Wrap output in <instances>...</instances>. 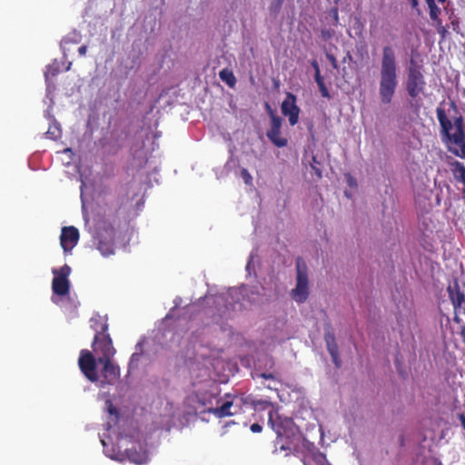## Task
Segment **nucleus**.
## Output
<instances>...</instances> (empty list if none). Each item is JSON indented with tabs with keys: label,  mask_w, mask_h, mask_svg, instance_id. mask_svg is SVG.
<instances>
[{
	"label": "nucleus",
	"mask_w": 465,
	"mask_h": 465,
	"mask_svg": "<svg viewBox=\"0 0 465 465\" xmlns=\"http://www.w3.org/2000/svg\"><path fill=\"white\" fill-rule=\"evenodd\" d=\"M95 335L92 342L93 351H80L78 366L90 382H100L101 387L114 385L120 378V367L114 362L116 350L108 333V324L101 323L100 330L94 328Z\"/></svg>",
	"instance_id": "1"
},
{
	"label": "nucleus",
	"mask_w": 465,
	"mask_h": 465,
	"mask_svg": "<svg viewBox=\"0 0 465 465\" xmlns=\"http://www.w3.org/2000/svg\"><path fill=\"white\" fill-rule=\"evenodd\" d=\"M398 85L397 60L395 51L391 45L381 50L379 94L382 104L391 102Z\"/></svg>",
	"instance_id": "2"
},
{
	"label": "nucleus",
	"mask_w": 465,
	"mask_h": 465,
	"mask_svg": "<svg viewBox=\"0 0 465 465\" xmlns=\"http://www.w3.org/2000/svg\"><path fill=\"white\" fill-rule=\"evenodd\" d=\"M437 119L440 126V134L447 142H450L457 145L459 149H455L452 153L465 159V126L462 116H458L453 123L449 119L443 108L436 109Z\"/></svg>",
	"instance_id": "3"
},
{
	"label": "nucleus",
	"mask_w": 465,
	"mask_h": 465,
	"mask_svg": "<svg viewBox=\"0 0 465 465\" xmlns=\"http://www.w3.org/2000/svg\"><path fill=\"white\" fill-rule=\"evenodd\" d=\"M296 286L291 292L292 298L298 303H303L309 297V280L305 262L298 258L296 261Z\"/></svg>",
	"instance_id": "4"
},
{
	"label": "nucleus",
	"mask_w": 465,
	"mask_h": 465,
	"mask_svg": "<svg viewBox=\"0 0 465 465\" xmlns=\"http://www.w3.org/2000/svg\"><path fill=\"white\" fill-rule=\"evenodd\" d=\"M226 400L216 408L209 409L208 412L213 414L217 418H224L237 414L242 404L248 403V398L243 396L225 395Z\"/></svg>",
	"instance_id": "5"
},
{
	"label": "nucleus",
	"mask_w": 465,
	"mask_h": 465,
	"mask_svg": "<svg viewBox=\"0 0 465 465\" xmlns=\"http://www.w3.org/2000/svg\"><path fill=\"white\" fill-rule=\"evenodd\" d=\"M265 107L271 118V127L266 133L268 139L279 148L286 146L288 140L281 136L282 119L275 114L268 103L265 104Z\"/></svg>",
	"instance_id": "6"
},
{
	"label": "nucleus",
	"mask_w": 465,
	"mask_h": 465,
	"mask_svg": "<svg viewBox=\"0 0 465 465\" xmlns=\"http://www.w3.org/2000/svg\"><path fill=\"white\" fill-rule=\"evenodd\" d=\"M54 278L52 281V291L54 294L64 296L69 293L70 282L68 277L71 273V267L64 264L60 269H53Z\"/></svg>",
	"instance_id": "7"
},
{
	"label": "nucleus",
	"mask_w": 465,
	"mask_h": 465,
	"mask_svg": "<svg viewBox=\"0 0 465 465\" xmlns=\"http://www.w3.org/2000/svg\"><path fill=\"white\" fill-rule=\"evenodd\" d=\"M268 423L276 432L278 437H282L292 430V420L282 417L277 410H271L268 413Z\"/></svg>",
	"instance_id": "8"
},
{
	"label": "nucleus",
	"mask_w": 465,
	"mask_h": 465,
	"mask_svg": "<svg viewBox=\"0 0 465 465\" xmlns=\"http://www.w3.org/2000/svg\"><path fill=\"white\" fill-rule=\"evenodd\" d=\"M426 83L420 69L410 67L406 89L411 98H416L424 89Z\"/></svg>",
	"instance_id": "9"
},
{
	"label": "nucleus",
	"mask_w": 465,
	"mask_h": 465,
	"mask_svg": "<svg viewBox=\"0 0 465 465\" xmlns=\"http://www.w3.org/2000/svg\"><path fill=\"white\" fill-rule=\"evenodd\" d=\"M296 101V95L292 93H287L281 105L282 114L288 117L292 126L295 125L299 121L300 108L297 106Z\"/></svg>",
	"instance_id": "10"
},
{
	"label": "nucleus",
	"mask_w": 465,
	"mask_h": 465,
	"mask_svg": "<svg viewBox=\"0 0 465 465\" xmlns=\"http://www.w3.org/2000/svg\"><path fill=\"white\" fill-rule=\"evenodd\" d=\"M79 241V232L74 226H66L62 229L60 244L64 252H69Z\"/></svg>",
	"instance_id": "11"
},
{
	"label": "nucleus",
	"mask_w": 465,
	"mask_h": 465,
	"mask_svg": "<svg viewBox=\"0 0 465 465\" xmlns=\"http://www.w3.org/2000/svg\"><path fill=\"white\" fill-rule=\"evenodd\" d=\"M126 456L130 461L138 465L144 464L149 460V455L146 450H138L135 448L127 449Z\"/></svg>",
	"instance_id": "12"
},
{
	"label": "nucleus",
	"mask_w": 465,
	"mask_h": 465,
	"mask_svg": "<svg viewBox=\"0 0 465 465\" xmlns=\"http://www.w3.org/2000/svg\"><path fill=\"white\" fill-rule=\"evenodd\" d=\"M448 293L453 307L455 305H460V302L465 300V294L463 292H461L457 282H455L453 285H450L448 287Z\"/></svg>",
	"instance_id": "13"
},
{
	"label": "nucleus",
	"mask_w": 465,
	"mask_h": 465,
	"mask_svg": "<svg viewBox=\"0 0 465 465\" xmlns=\"http://www.w3.org/2000/svg\"><path fill=\"white\" fill-rule=\"evenodd\" d=\"M326 457L319 450L308 453L303 458L304 465H326Z\"/></svg>",
	"instance_id": "14"
},
{
	"label": "nucleus",
	"mask_w": 465,
	"mask_h": 465,
	"mask_svg": "<svg viewBox=\"0 0 465 465\" xmlns=\"http://www.w3.org/2000/svg\"><path fill=\"white\" fill-rule=\"evenodd\" d=\"M451 171L454 175V178L461 182L463 184L465 183V165L459 162L455 161L451 163Z\"/></svg>",
	"instance_id": "15"
},
{
	"label": "nucleus",
	"mask_w": 465,
	"mask_h": 465,
	"mask_svg": "<svg viewBox=\"0 0 465 465\" xmlns=\"http://www.w3.org/2000/svg\"><path fill=\"white\" fill-rule=\"evenodd\" d=\"M219 77L221 78L222 81L226 83V84L231 88H233L236 84V78L232 71L227 68H224L220 71Z\"/></svg>",
	"instance_id": "16"
},
{
	"label": "nucleus",
	"mask_w": 465,
	"mask_h": 465,
	"mask_svg": "<svg viewBox=\"0 0 465 465\" xmlns=\"http://www.w3.org/2000/svg\"><path fill=\"white\" fill-rule=\"evenodd\" d=\"M427 5L430 9V17L435 24L438 23L439 20H441L439 15L440 14V8H439L434 0L427 2Z\"/></svg>",
	"instance_id": "17"
},
{
	"label": "nucleus",
	"mask_w": 465,
	"mask_h": 465,
	"mask_svg": "<svg viewBox=\"0 0 465 465\" xmlns=\"http://www.w3.org/2000/svg\"><path fill=\"white\" fill-rule=\"evenodd\" d=\"M453 308L455 312L453 320L457 323H460V315H465V300L460 305H455Z\"/></svg>",
	"instance_id": "18"
},
{
	"label": "nucleus",
	"mask_w": 465,
	"mask_h": 465,
	"mask_svg": "<svg viewBox=\"0 0 465 465\" xmlns=\"http://www.w3.org/2000/svg\"><path fill=\"white\" fill-rule=\"evenodd\" d=\"M322 97L330 98L329 90L324 83L323 77L315 80Z\"/></svg>",
	"instance_id": "19"
},
{
	"label": "nucleus",
	"mask_w": 465,
	"mask_h": 465,
	"mask_svg": "<svg viewBox=\"0 0 465 465\" xmlns=\"http://www.w3.org/2000/svg\"><path fill=\"white\" fill-rule=\"evenodd\" d=\"M435 25L437 27L438 34L440 35L441 40H445L449 34L447 26L442 25L441 20H439L438 23L435 24Z\"/></svg>",
	"instance_id": "20"
},
{
	"label": "nucleus",
	"mask_w": 465,
	"mask_h": 465,
	"mask_svg": "<svg viewBox=\"0 0 465 465\" xmlns=\"http://www.w3.org/2000/svg\"><path fill=\"white\" fill-rule=\"evenodd\" d=\"M98 250L102 252L103 255H110L114 252V250L111 245L107 243H104L102 242H99Z\"/></svg>",
	"instance_id": "21"
},
{
	"label": "nucleus",
	"mask_w": 465,
	"mask_h": 465,
	"mask_svg": "<svg viewBox=\"0 0 465 465\" xmlns=\"http://www.w3.org/2000/svg\"><path fill=\"white\" fill-rule=\"evenodd\" d=\"M241 177L247 185H251L252 183V176L251 175L247 169L242 168L241 170Z\"/></svg>",
	"instance_id": "22"
},
{
	"label": "nucleus",
	"mask_w": 465,
	"mask_h": 465,
	"mask_svg": "<svg viewBox=\"0 0 465 465\" xmlns=\"http://www.w3.org/2000/svg\"><path fill=\"white\" fill-rule=\"evenodd\" d=\"M250 403L254 407L261 406L262 409H266L267 407L271 406L272 403L269 401L266 400H252L250 401Z\"/></svg>",
	"instance_id": "23"
},
{
	"label": "nucleus",
	"mask_w": 465,
	"mask_h": 465,
	"mask_svg": "<svg viewBox=\"0 0 465 465\" xmlns=\"http://www.w3.org/2000/svg\"><path fill=\"white\" fill-rule=\"evenodd\" d=\"M324 341H325L326 344L336 342L334 333L331 331L325 332Z\"/></svg>",
	"instance_id": "24"
},
{
	"label": "nucleus",
	"mask_w": 465,
	"mask_h": 465,
	"mask_svg": "<svg viewBox=\"0 0 465 465\" xmlns=\"http://www.w3.org/2000/svg\"><path fill=\"white\" fill-rule=\"evenodd\" d=\"M378 29V21L377 20H371L370 24V35L371 36H376Z\"/></svg>",
	"instance_id": "25"
},
{
	"label": "nucleus",
	"mask_w": 465,
	"mask_h": 465,
	"mask_svg": "<svg viewBox=\"0 0 465 465\" xmlns=\"http://www.w3.org/2000/svg\"><path fill=\"white\" fill-rule=\"evenodd\" d=\"M326 346H327V350H328L330 355L339 352V348H338L337 342L329 343V344H326Z\"/></svg>",
	"instance_id": "26"
},
{
	"label": "nucleus",
	"mask_w": 465,
	"mask_h": 465,
	"mask_svg": "<svg viewBox=\"0 0 465 465\" xmlns=\"http://www.w3.org/2000/svg\"><path fill=\"white\" fill-rule=\"evenodd\" d=\"M331 357L332 362L334 363L335 367L340 368L341 366V360L340 358L339 352H337L335 354H331Z\"/></svg>",
	"instance_id": "27"
},
{
	"label": "nucleus",
	"mask_w": 465,
	"mask_h": 465,
	"mask_svg": "<svg viewBox=\"0 0 465 465\" xmlns=\"http://www.w3.org/2000/svg\"><path fill=\"white\" fill-rule=\"evenodd\" d=\"M312 66L313 67V69L315 71V75H314L315 80L322 77L321 75L320 67H319L318 62L316 60H313L312 62Z\"/></svg>",
	"instance_id": "28"
},
{
	"label": "nucleus",
	"mask_w": 465,
	"mask_h": 465,
	"mask_svg": "<svg viewBox=\"0 0 465 465\" xmlns=\"http://www.w3.org/2000/svg\"><path fill=\"white\" fill-rule=\"evenodd\" d=\"M326 57L330 61V63L331 64L332 67L334 69H338V62H337L335 56L333 54H327Z\"/></svg>",
	"instance_id": "29"
},
{
	"label": "nucleus",
	"mask_w": 465,
	"mask_h": 465,
	"mask_svg": "<svg viewBox=\"0 0 465 465\" xmlns=\"http://www.w3.org/2000/svg\"><path fill=\"white\" fill-rule=\"evenodd\" d=\"M250 429L253 433H259L262 430V427L259 423H252Z\"/></svg>",
	"instance_id": "30"
},
{
	"label": "nucleus",
	"mask_w": 465,
	"mask_h": 465,
	"mask_svg": "<svg viewBox=\"0 0 465 465\" xmlns=\"http://www.w3.org/2000/svg\"><path fill=\"white\" fill-rule=\"evenodd\" d=\"M140 357H141V353H139V352H134V353H133V354H132V356H131V359H130V363H129V365L131 366V365H132V364H134V362L139 361Z\"/></svg>",
	"instance_id": "31"
},
{
	"label": "nucleus",
	"mask_w": 465,
	"mask_h": 465,
	"mask_svg": "<svg viewBox=\"0 0 465 465\" xmlns=\"http://www.w3.org/2000/svg\"><path fill=\"white\" fill-rule=\"evenodd\" d=\"M279 441L276 442L274 452H278L280 450H291V447L288 445L281 444L278 448Z\"/></svg>",
	"instance_id": "32"
},
{
	"label": "nucleus",
	"mask_w": 465,
	"mask_h": 465,
	"mask_svg": "<svg viewBox=\"0 0 465 465\" xmlns=\"http://www.w3.org/2000/svg\"><path fill=\"white\" fill-rule=\"evenodd\" d=\"M260 377L263 378L265 380H272V381L276 380L275 375L272 374V373L262 372V373L260 374Z\"/></svg>",
	"instance_id": "33"
},
{
	"label": "nucleus",
	"mask_w": 465,
	"mask_h": 465,
	"mask_svg": "<svg viewBox=\"0 0 465 465\" xmlns=\"http://www.w3.org/2000/svg\"><path fill=\"white\" fill-rule=\"evenodd\" d=\"M450 25L452 26V29L456 32H458L459 30V25H460V22H459V19L458 18H455L453 19L451 22H450Z\"/></svg>",
	"instance_id": "34"
},
{
	"label": "nucleus",
	"mask_w": 465,
	"mask_h": 465,
	"mask_svg": "<svg viewBox=\"0 0 465 465\" xmlns=\"http://www.w3.org/2000/svg\"><path fill=\"white\" fill-rule=\"evenodd\" d=\"M86 52H87V46L85 45H81L79 48H78V53L81 56H84L86 54Z\"/></svg>",
	"instance_id": "35"
},
{
	"label": "nucleus",
	"mask_w": 465,
	"mask_h": 465,
	"mask_svg": "<svg viewBox=\"0 0 465 465\" xmlns=\"http://www.w3.org/2000/svg\"><path fill=\"white\" fill-rule=\"evenodd\" d=\"M284 0H273L272 1V5H275V8L276 9H280L283 4Z\"/></svg>",
	"instance_id": "36"
},
{
	"label": "nucleus",
	"mask_w": 465,
	"mask_h": 465,
	"mask_svg": "<svg viewBox=\"0 0 465 465\" xmlns=\"http://www.w3.org/2000/svg\"><path fill=\"white\" fill-rule=\"evenodd\" d=\"M312 165V168L314 170L315 172V174L318 178H322V171L320 168L316 167L315 165L313 164H311Z\"/></svg>",
	"instance_id": "37"
},
{
	"label": "nucleus",
	"mask_w": 465,
	"mask_h": 465,
	"mask_svg": "<svg viewBox=\"0 0 465 465\" xmlns=\"http://www.w3.org/2000/svg\"><path fill=\"white\" fill-rule=\"evenodd\" d=\"M459 419H460L462 428L465 430V414H460Z\"/></svg>",
	"instance_id": "38"
},
{
	"label": "nucleus",
	"mask_w": 465,
	"mask_h": 465,
	"mask_svg": "<svg viewBox=\"0 0 465 465\" xmlns=\"http://www.w3.org/2000/svg\"><path fill=\"white\" fill-rule=\"evenodd\" d=\"M348 183L350 186H352L353 184H356V182L353 180L352 177L350 176L348 179Z\"/></svg>",
	"instance_id": "39"
},
{
	"label": "nucleus",
	"mask_w": 465,
	"mask_h": 465,
	"mask_svg": "<svg viewBox=\"0 0 465 465\" xmlns=\"http://www.w3.org/2000/svg\"><path fill=\"white\" fill-rule=\"evenodd\" d=\"M109 412L110 413H116L117 411H116V409L113 405H111L110 408H109Z\"/></svg>",
	"instance_id": "40"
},
{
	"label": "nucleus",
	"mask_w": 465,
	"mask_h": 465,
	"mask_svg": "<svg viewBox=\"0 0 465 465\" xmlns=\"http://www.w3.org/2000/svg\"><path fill=\"white\" fill-rule=\"evenodd\" d=\"M411 5H412V7H417L418 6V0H411Z\"/></svg>",
	"instance_id": "41"
},
{
	"label": "nucleus",
	"mask_w": 465,
	"mask_h": 465,
	"mask_svg": "<svg viewBox=\"0 0 465 465\" xmlns=\"http://www.w3.org/2000/svg\"><path fill=\"white\" fill-rule=\"evenodd\" d=\"M346 59H350V60L351 59V55L350 53L347 54L346 58H343V61H346Z\"/></svg>",
	"instance_id": "42"
},
{
	"label": "nucleus",
	"mask_w": 465,
	"mask_h": 465,
	"mask_svg": "<svg viewBox=\"0 0 465 465\" xmlns=\"http://www.w3.org/2000/svg\"><path fill=\"white\" fill-rule=\"evenodd\" d=\"M346 59H350V60L351 59V55L350 53L347 54L346 58H343V61H346Z\"/></svg>",
	"instance_id": "43"
},
{
	"label": "nucleus",
	"mask_w": 465,
	"mask_h": 465,
	"mask_svg": "<svg viewBox=\"0 0 465 465\" xmlns=\"http://www.w3.org/2000/svg\"><path fill=\"white\" fill-rule=\"evenodd\" d=\"M346 59H350V60L351 59V55L350 53L347 54L346 58H343V61H346Z\"/></svg>",
	"instance_id": "44"
},
{
	"label": "nucleus",
	"mask_w": 465,
	"mask_h": 465,
	"mask_svg": "<svg viewBox=\"0 0 465 465\" xmlns=\"http://www.w3.org/2000/svg\"><path fill=\"white\" fill-rule=\"evenodd\" d=\"M266 388H268V389H270V390L274 389L271 384L266 385Z\"/></svg>",
	"instance_id": "45"
},
{
	"label": "nucleus",
	"mask_w": 465,
	"mask_h": 465,
	"mask_svg": "<svg viewBox=\"0 0 465 465\" xmlns=\"http://www.w3.org/2000/svg\"><path fill=\"white\" fill-rule=\"evenodd\" d=\"M462 194H463V197H464V199H465V183H464V188H463V190H462Z\"/></svg>",
	"instance_id": "46"
},
{
	"label": "nucleus",
	"mask_w": 465,
	"mask_h": 465,
	"mask_svg": "<svg viewBox=\"0 0 465 465\" xmlns=\"http://www.w3.org/2000/svg\"><path fill=\"white\" fill-rule=\"evenodd\" d=\"M218 300H222L223 302L227 301V299H224L223 297H218Z\"/></svg>",
	"instance_id": "47"
},
{
	"label": "nucleus",
	"mask_w": 465,
	"mask_h": 465,
	"mask_svg": "<svg viewBox=\"0 0 465 465\" xmlns=\"http://www.w3.org/2000/svg\"><path fill=\"white\" fill-rule=\"evenodd\" d=\"M71 64H72V63H69V64H68V66H67L66 70H69V69H70Z\"/></svg>",
	"instance_id": "48"
},
{
	"label": "nucleus",
	"mask_w": 465,
	"mask_h": 465,
	"mask_svg": "<svg viewBox=\"0 0 465 465\" xmlns=\"http://www.w3.org/2000/svg\"><path fill=\"white\" fill-rule=\"evenodd\" d=\"M439 2L444 3L446 0H438Z\"/></svg>",
	"instance_id": "49"
}]
</instances>
